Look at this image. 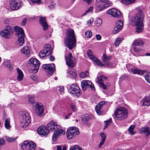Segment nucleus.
<instances>
[{
  "mask_svg": "<svg viewBox=\"0 0 150 150\" xmlns=\"http://www.w3.org/2000/svg\"><path fill=\"white\" fill-rule=\"evenodd\" d=\"M144 15L141 9H137V12L134 14L133 17L129 21V23L131 25L137 27L136 32L139 33L144 29V24L143 21L144 18Z\"/></svg>",
  "mask_w": 150,
  "mask_h": 150,
  "instance_id": "nucleus-1",
  "label": "nucleus"
},
{
  "mask_svg": "<svg viewBox=\"0 0 150 150\" xmlns=\"http://www.w3.org/2000/svg\"><path fill=\"white\" fill-rule=\"evenodd\" d=\"M65 46L69 50L75 46L76 39L73 30L69 28L66 31V37L64 38Z\"/></svg>",
  "mask_w": 150,
  "mask_h": 150,
  "instance_id": "nucleus-2",
  "label": "nucleus"
},
{
  "mask_svg": "<svg viewBox=\"0 0 150 150\" xmlns=\"http://www.w3.org/2000/svg\"><path fill=\"white\" fill-rule=\"evenodd\" d=\"M128 112L127 110L125 108H117L114 111V118L117 120H123L127 117Z\"/></svg>",
  "mask_w": 150,
  "mask_h": 150,
  "instance_id": "nucleus-3",
  "label": "nucleus"
},
{
  "mask_svg": "<svg viewBox=\"0 0 150 150\" xmlns=\"http://www.w3.org/2000/svg\"><path fill=\"white\" fill-rule=\"evenodd\" d=\"M14 30L16 32V35L18 36V39L20 45L22 46L24 42L25 34L22 28L17 26L14 27Z\"/></svg>",
  "mask_w": 150,
  "mask_h": 150,
  "instance_id": "nucleus-4",
  "label": "nucleus"
},
{
  "mask_svg": "<svg viewBox=\"0 0 150 150\" xmlns=\"http://www.w3.org/2000/svg\"><path fill=\"white\" fill-rule=\"evenodd\" d=\"M13 32V30L11 26L6 25L5 26L4 29L0 32V35L2 37L6 39H9L11 38Z\"/></svg>",
  "mask_w": 150,
  "mask_h": 150,
  "instance_id": "nucleus-5",
  "label": "nucleus"
},
{
  "mask_svg": "<svg viewBox=\"0 0 150 150\" xmlns=\"http://www.w3.org/2000/svg\"><path fill=\"white\" fill-rule=\"evenodd\" d=\"M29 62L32 67L31 71L34 73L37 72L40 65L39 61L36 58H31L29 60Z\"/></svg>",
  "mask_w": 150,
  "mask_h": 150,
  "instance_id": "nucleus-6",
  "label": "nucleus"
},
{
  "mask_svg": "<svg viewBox=\"0 0 150 150\" xmlns=\"http://www.w3.org/2000/svg\"><path fill=\"white\" fill-rule=\"evenodd\" d=\"M69 93L74 96H79L81 94V91L79 87L74 84H71L69 86Z\"/></svg>",
  "mask_w": 150,
  "mask_h": 150,
  "instance_id": "nucleus-7",
  "label": "nucleus"
},
{
  "mask_svg": "<svg viewBox=\"0 0 150 150\" xmlns=\"http://www.w3.org/2000/svg\"><path fill=\"white\" fill-rule=\"evenodd\" d=\"M79 132L77 128L75 127H71L68 129L66 132L67 138L70 139L79 134Z\"/></svg>",
  "mask_w": 150,
  "mask_h": 150,
  "instance_id": "nucleus-8",
  "label": "nucleus"
},
{
  "mask_svg": "<svg viewBox=\"0 0 150 150\" xmlns=\"http://www.w3.org/2000/svg\"><path fill=\"white\" fill-rule=\"evenodd\" d=\"M65 58L67 64L70 68H73L75 65L76 60L71 53L65 55Z\"/></svg>",
  "mask_w": 150,
  "mask_h": 150,
  "instance_id": "nucleus-9",
  "label": "nucleus"
},
{
  "mask_svg": "<svg viewBox=\"0 0 150 150\" xmlns=\"http://www.w3.org/2000/svg\"><path fill=\"white\" fill-rule=\"evenodd\" d=\"M21 117V122L23 123L25 126L29 125L30 122V117L29 113L26 112H22Z\"/></svg>",
  "mask_w": 150,
  "mask_h": 150,
  "instance_id": "nucleus-10",
  "label": "nucleus"
},
{
  "mask_svg": "<svg viewBox=\"0 0 150 150\" xmlns=\"http://www.w3.org/2000/svg\"><path fill=\"white\" fill-rule=\"evenodd\" d=\"M33 108L34 112L38 116H41L44 112V108L40 103H36Z\"/></svg>",
  "mask_w": 150,
  "mask_h": 150,
  "instance_id": "nucleus-11",
  "label": "nucleus"
},
{
  "mask_svg": "<svg viewBox=\"0 0 150 150\" xmlns=\"http://www.w3.org/2000/svg\"><path fill=\"white\" fill-rule=\"evenodd\" d=\"M107 78L104 76H101L98 77L97 82L99 84L100 87L105 90L108 89L110 85L109 83L105 85L104 82L107 80Z\"/></svg>",
  "mask_w": 150,
  "mask_h": 150,
  "instance_id": "nucleus-12",
  "label": "nucleus"
},
{
  "mask_svg": "<svg viewBox=\"0 0 150 150\" xmlns=\"http://www.w3.org/2000/svg\"><path fill=\"white\" fill-rule=\"evenodd\" d=\"M9 2L10 8L12 10H18L21 5L19 0H10Z\"/></svg>",
  "mask_w": 150,
  "mask_h": 150,
  "instance_id": "nucleus-13",
  "label": "nucleus"
},
{
  "mask_svg": "<svg viewBox=\"0 0 150 150\" xmlns=\"http://www.w3.org/2000/svg\"><path fill=\"white\" fill-rule=\"evenodd\" d=\"M22 148L23 149H26L28 150H35L36 148L35 144L33 142H28L25 141L22 144Z\"/></svg>",
  "mask_w": 150,
  "mask_h": 150,
  "instance_id": "nucleus-14",
  "label": "nucleus"
},
{
  "mask_svg": "<svg viewBox=\"0 0 150 150\" xmlns=\"http://www.w3.org/2000/svg\"><path fill=\"white\" fill-rule=\"evenodd\" d=\"M81 85L83 91L86 90V88H91L93 90L95 89L94 85L92 84L91 81L89 80L83 81L81 83Z\"/></svg>",
  "mask_w": 150,
  "mask_h": 150,
  "instance_id": "nucleus-15",
  "label": "nucleus"
},
{
  "mask_svg": "<svg viewBox=\"0 0 150 150\" xmlns=\"http://www.w3.org/2000/svg\"><path fill=\"white\" fill-rule=\"evenodd\" d=\"M112 57L110 56H108L105 54L103 55V62L104 65L107 66L108 67L111 68H113L114 66L113 65L112 63L110 62V61Z\"/></svg>",
  "mask_w": 150,
  "mask_h": 150,
  "instance_id": "nucleus-16",
  "label": "nucleus"
},
{
  "mask_svg": "<svg viewBox=\"0 0 150 150\" xmlns=\"http://www.w3.org/2000/svg\"><path fill=\"white\" fill-rule=\"evenodd\" d=\"M42 67L45 71L49 75L53 74L54 70L55 69V67L54 64H44L43 65Z\"/></svg>",
  "mask_w": 150,
  "mask_h": 150,
  "instance_id": "nucleus-17",
  "label": "nucleus"
},
{
  "mask_svg": "<svg viewBox=\"0 0 150 150\" xmlns=\"http://www.w3.org/2000/svg\"><path fill=\"white\" fill-rule=\"evenodd\" d=\"M87 54L88 57L92 60L93 62H96L98 65L99 66L104 65L100 60L98 59L94 55H93L90 50H88Z\"/></svg>",
  "mask_w": 150,
  "mask_h": 150,
  "instance_id": "nucleus-18",
  "label": "nucleus"
},
{
  "mask_svg": "<svg viewBox=\"0 0 150 150\" xmlns=\"http://www.w3.org/2000/svg\"><path fill=\"white\" fill-rule=\"evenodd\" d=\"M47 127L49 129L53 131L61 129L60 126L54 121H51L49 123L47 124Z\"/></svg>",
  "mask_w": 150,
  "mask_h": 150,
  "instance_id": "nucleus-19",
  "label": "nucleus"
},
{
  "mask_svg": "<svg viewBox=\"0 0 150 150\" xmlns=\"http://www.w3.org/2000/svg\"><path fill=\"white\" fill-rule=\"evenodd\" d=\"M107 13L114 17H120L121 16L120 12L117 10L112 8L109 10L107 12Z\"/></svg>",
  "mask_w": 150,
  "mask_h": 150,
  "instance_id": "nucleus-20",
  "label": "nucleus"
},
{
  "mask_svg": "<svg viewBox=\"0 0 150 150\" xmlns=\"http://www.w3.org/2000/svg\"><path fill=\"white\" fill-rule=\"evenodd\" d=\"M37 132L40 135H46L48 134V130L45 126L42 125L38 128Z\"/></svg>",
  "mask_w": 150,
  "mask_h": 150,
  "instance_id": "nucleus-21",
  "label": "nucleus"
},
{
  "mask_svg": "<svg viewBox=\"0 0 150 150\" xmlns=\"http://www.w3.org/2000/svg\"><path fill=\"white\" fill-rule=\"evenodd\" d=\"M109 7V4H101L98 3L96 5V8L95 12L98 13L102 11Z\"/></svg>",
  "mask_w": 150,
  "mask_h": 150,
  "instance_id": "nucleus-22",
  "label": "nucleus"
},
{
  "mask_svg": "<svg viewBox=\"0 0 150 150\" xmlns=\"http://www.w3.org/2000/svg\"><path fill=\"white\" fill-rule=\"evenodd\" d=\"M105 103V101H101L97 105L96 108V111L98 115H100L102 114V112L100 111L102 106Z\"/></svg>",
  "mask_w": 150,
  "mask_h": 150,
  "instance_id": "nucleus-23",
  "label": "nucleus"
},
{
  "mask_svg": "<svg viewBox=\"0 0 150 150\" xmlns=\"http://www.w3.org/2000/svg\"><path fill=\"white\" fill-rule=\"evenodd\" d=\"M40 23L43 27L44 30H45L48 28V25L46 22L45 18L41 17L40 18Z\"/></svg>",
  "mask_w": 150,
  "mask_h": 150,
  "instance_id": "nucleus-24",
  "label": "nucleus"
},
{
  "mask_svg": "<svg viewBox=\"0 0 150 150\" xmlns=\"http://www.w3.org/2000/svg\"><path fill=\"white\" fill-rule=\"evenodd\" d=\"M65 133V132L62 129L55 131L52 136V139L54 141H55L59 135L64 134Z\"/></svg>",
  "mask_w": 150,
  "mask_h": 150,
  "instance_id": "nucleus-25",
  "label": "nucleus"
},
{
  "mask_svg": "<svg viewBox=\"0 0 150 150\" xmlns=\"http://www.w3.org/2000/svg\"><path fill=\"white\" fill-rule=\"evenodd\" d=\"M142 105L144 106H149L150 105V95L146 96L141 101Z\"/></svg>",
  "mask_w": 150,
  "mask_h": 150,
  "instance_id": "nucleus-26",
  "label": "nucleus"
},
{
  "mask_svg": "<svg viewBox=\"0 0 150 150\" xmlns=\"http://www.w3.org/2000/svg\"><path fill=\"white\" fill-rule=\"evenodd\" d=\"M44 52H46L47 55H49L52 52V49L50 45L49 44H47L45 45L43 50Z\"/></svg>",
  "mask_w": 150,
  "mask_h": 150,
  "instance_id": "nucleus-27",
  "label": "nucleus"
},
{
  "mask_svg": "<svg viewBox=\"0 0 150 150\" xmlns=\"http://www.w3.org/2000/svg\"><path fill=\"white\" fill-rule=\"evenodd\" d=\"M140 131L141 133H145L146 136H148L150 134L149 128L148 126L142 127Z\"/></svg>",
  "mask_w": 150,
  "mask_h": 150,
  "instance_id": "nucleus-28",
  "label": "nucleus"
},
{
  "mask_svg": "<svg viewBox=\"0 0 150 150\" xmlns=\"http://www.w3.org/2000/svg\"><path fill=\"white\" fill-rule=\"evenodd\" d=\"M21 51L22 53L26 55H28L30 53V49L28 46H25L22 48L21 49Z\"/></svg>",
  "mask_w": 150,
  "mask_h": 150,
  "instance_id": "nucleus-29",
  "label": "nucleus"
},
{
  "mask_svg": "<svg viewBox=\"0 0 150 150\" xmlns=\"http://www.w3.org/2000/svg\"><path fill=\"white\" fill-rule=\"evenodd\" d=\"M131 71L134 74H137L139 75H142L145 72V71L137 69H132Z\"/></svg>",
  "mask_w": 150,
  "mask_h": 150,
  "instance_id": "nucleus-30",
  "label": "nucleus"
},
{
  "mask_svg": "<svg viewBox=\"0 0 150 150\" xmlns=\"http://www.w3.org/2000/svg\"><path fill=\"white\" fill-rule=\"evenodd\" d=\"M17 70L18 73V75L17 76V79L18 81H21L23 79V74L22 71L18 68Z\"/></svg>",
  "mask_w": 150,
  "mask_h": 150,
  "instance_id": "nucleus-31",
  "label": "nucleus"
},
{
  "mask_svg": "<svg viewBox=\"0 0 150 150\" xmlns=\"http://www.w3.org/2000/svg\"><path fill=\"white\" fill-rule=\"evenodd\" d=\"M143 44V43L141 40L140 39H138L134 41L133 44V45L135 46L142 45Z\"/></svg>",
  "mask_w": 150,
  "mask_h": 150,
  "instance_id": "nucleus-32",
  "label": "nucleus"
},
{
  "mask_svg": "<svg viewBox=\"0 0 150 150\" xmlns=\"http://www.w3.org/2000/svg\"><path fill=\"white\" fill-rule=\"evenodd\" d=\"M135 0H120V2L125 5H128L135 2Z\"/></svg>",
  "mask_w": 150,
  "mask_h": 150,
  "instance_id": "nucleus-33",
  "label": "nucleus"
},
{
  "mask_svg": "<svg viewBox=\"0 0 150 150\" xmlns=\"http://www.w3.org/2000/svg\"><path fill=\"white\" fill-rule=\"evenodd\" d=\"M97 2L102 4H109V7L112 4V3L108 0H97Z\"/></svg>",
  "mask_w": 150,
  "mask_h": 150,
  "instance_id": "nucleus-34",
  "label": "nucleus"
},
{
  "mask_svg": "<svg viewBox=\"0 0 150 150\" xmlns=\"http://www.w3.org/2000/svg\"><path fill=\"white\" fill-rule=\"evenodd\" d=\"M89 75V73L87 71L85 72L81 73L80 75V76L81 78H85L88 77Z\"/></svg>",
  "mask_w": 150,
  "mask_h": 150,
  "instance_id": "nucleus-35",
  "label": "nucleus"
},
{
  "mask_svg": "<svg viewBox=\"0 0 150 150\" xmlns=\"http://www.w3.org/2000/svg\"><path fill=\"white\" fill-rule=\"evenodd\" d=\"M42 0H30L29 1V2L30 4L33 5L35 4H41Z\"/></svg>",
  "mask_w": 150,
  "mask_h": 150,
  "instance_id": "nucleus-36",
  "label": "nucleus"
},
{
  "mask_svg": "<svg viewBox=\"0 0 150 150\" xmlns=\"http://www.w3.org/2000/svg\"><path fill=\"white\" fill-rule=\"evenodd\" d=\"M122 27L119 26H118L115 25L114 28V30L112 31L113 33L114 34H116L118 32L121 30Z\"/></svg>",
  "mask_w": 150,
  "mask_h": 150,
  "instance_id": "nucleus-37",
  "label": "nucleus"
},
{
  "mask_svg": "<svg viewBox=\"0 0 150 150\" xmlns=\"http://www.w3.org/2000/svg\"><path fill=\"white\" fill-rule=\"evenodd\" d=\"M5 126L6 128L9 129L11 128L10 121L9 119H7L5 120Z\"/></svg>",
  "mask_w": 150,
  "mask_h": 150,
  "instance_id": "nucleus-38",
  "label": "nucleus"
},
{
  "mask_svg": "<svg viewBox=\"0 0 150 150\" xmlns=\"http://www.w3.org/2000/svg\"><path fill=\"white\" fill-rule=\"evenodd\" d=\"M90 119V118L89 117L86 115L83 118H82V120L84 124H88V121Z\"/></svg>",
  "mask_w": 150,
  "mask_h": 150,
  "instance_id": "nucleus-39",
  "label": "nucleus"
},
{
  "mask_svg": "<svg viewBox=\"0 0 150 150\" xmlns=\"http://www.w3.org/2000/svg\"><path fill=\"white\" fill-rule=\"evenodd\" d=\"M47 54L46 52H44L42 50L39 53V56L40 58L44 59L45 58L46 56H47Z\"/></svg>",
  "mask_w": 150,
  "mask_h": 150,
  "instance_id": "nucleus-40",
  "label": "nucleus"
},
{
  "mask_svg": "<svg viewBox=\"0 0 150 150\" xmlns=\"http://www.w3.org/2000/svg\"><path fill=\"white\" fill-rule=\"evenodd\" d=\"M135 127V126L134 125H131L128 128V131L131 135H134L135 133V132H133V130Z\"/></svg>",
  "mask_w": 150,
  "mask_h": 150,
  "instance_id": "nucleus-41",
  "label": "nucleus"
},
{
  "mask_svg": "<svg viewBox=\"0 0 150 150\" xmlns=\"http://www.w3.org/2000/svg\"><path fill=\"white\" fill-rule=\"evenodd\" d=\"M122 41V38H118L115 41L114 44L116 47H117L119 46V44Z\"/></svg>",
  "mask_w": 150,
  "mask_h": 150,
  "instance_id": "nucleus-42",
  "label": "nucleus"
},
{
  "mask_svg": "<svg viewBox=\"0 0 150 150\" xmlns=\"http://www.w3.org/2000/svg\"><path fill=\"white\" fill-rule=\"evenodd\" d=\"M112 122V120L111 118L105 121L104 122L105 125H104V129H106L110 124Z\"/></svg>",
  "mask_w": 150,
  "mask_h": 150,
  "instance_id": "nucleus-43",
  "label": "nucleus"
},
{
  "mask_svg": "<svg viewBox=\"0 0 150 150\" xmlns=\"http://www.w3.org/2000/svg\"><path fill=\"white\" fill-rule=\"evenodd\" d=\"M28 98L29 103L30 104H33L34 103V97L32 96L29 95Z\"/></svg>",
  "mask_w": 150,
  "mask_h": 150,
  "instance_id": "nucleus-44",
  "label": "nucleus"
},
{
  "mask_svg": "<svg viewBox=\"0 0 150 150\" xmlns=\"http://www.w3.org/2000/svg\"><path fill=\"white\" fill-rule=\"evenodd\" d=\"M123 25V22L121 20H119L116 22L115 25L117 26L122 27Z\"/></svg>",
  "mask_w": 150,
  "mask_h": 150,
  "instance_id": "nucleus-45",
  "label": "nucleus"
},
{
  "mask_svg": "<svg viewBox=\"0 0 150 150\" xmlns=\"http://www.w3.org/2000/svg\"><path fill=\"white\" fill-rule=\"evenodd\" d=\"M92 35V32L90 30L86 31L85 33V35L87 38L91 37Z\"/></svg>",
  "mask_w": 150,
  "mask_h": 150,
  "instance_id": "nucleus-46",
  "label": "nucleus"
},
{
  "mask_svg": "<svg viewBox=\"0 0 150 150\" xmlns=\"http://www.w3.org/2000/svg\"><path fill=\"white\" fill-rule=\"evenodd\" d=\"M102 23V21L100 18H98L96 21V24L97 26H100Z\"/></svg>",
  "mask_w": 150,
  "mask_h": 150,
  "instance_id": "nucleus-47",
  "label": "nucleus"
},
{
  "mask_svg": "<svg viewBox=\"0 0 150 150\" xmlns=\"http://www.w3.org/2000/svg\"><path fill=\"white\" fill-rule=\"evenodd\" d=\"M70 150H82L81 148L78 145H75L70 148Z\"/></svg>",
  "mask_w": 150,
  "mask_h": 150,
  "instance_id": "nucleus-48",
  "label": "nucleus"
},
{
  "mask_svg": "<svg viewBox=\"0 0 150 150\" xmlns=\"http://www.w3.org/2000/svg\"><path fill=\"white\" fill-rule=\"evenodd\" d=\"M6 139L9 142H12L14 141L15 139L14 137H6Z\"/></svg>",
  "mask_w": 150,
  "mask_h": 150,
  "instance_id": "nucleus-49",
  "label": "nucleus"
},
{
  "mask_svg": "<svg viewBox=\"0 0 150 150\" xmlns=\"http://www.w3.org/2000/svg\"><path fill=\"white\" fill-rule=\"evenodd\" d=\"M70 73L71 75V77L75 78L76 77V73L75 71H71Z\"/></svg>",
  "mask_w": 150,
  "mask_h": 150,
  "instance_id": "nucleus-50",
  "label": "nucleus"
},
{
  "mask_svg": "<svg viewBox=\"0 0 150 150\" xmlns=\"http://www.w3.org/2000/svg\"><path fill=\"white\" fill-rule=\"evenodd\" d=\"M145 78L147 82L150 83V74L146 75Z\"/></svg>",
  "mask_w": 150,
  "mask_h": 150,
  "instance_id": "nucleus-51",
  "label": "nucleus"
},
{
  "mask_svg": "<svg viewBox=\"0 0 150 150\" xmlns=\"http://www.w3.org/2000/svg\"><path fill=\"white\" fill-rule=\"evenodd\" d=\"M55 6V4L53 2H52L48 6V7L49 9H53L54 8Z\"/></svg>",
  "mask_w": 150,
  "mask_h": 150,
  "instance_id": "nucleus-52",
  "label": "nucleus"
},
{
  "mask_svg": "<svg viewBox=\"0 0 150 150\" xmlns=\"http://www.w3.org/2000/svg\"><path fill=\"white\" fill-rule=\"evenodd\" d=\"M100 135L102 139L101 140L105 141L106 137L105 134L103 133H101L100 134Z\"/></svg>",
  "mask_w": 150,
  "mask_h": 150,
  "instance_id": "nucleus-53",
  "label": "nucleus"
},
{
  "mask_svg": "<svg viewBox=\"0 0 150 150\" xmlns=\"http://www.w3.org/2000/svg\"><path fill=\"white\" fill-rule=\"evenodd\" d=\"M93 22V18H91L88 21L87 24L88 25L90 26L92 24Z\"/></svg>",
  "mask_w": 150,
  "mask_h": 150,
  "instance_id": "nucleus-54",
  "label": "nucleus"
},
{
  "mask_svg": "<svg viewBox=\"0 0 150 150\" xmlns=\"http://www.w3.org/2000/svg\"><path fill=\"white\" fill-rule=\"evenodd\" d=\"M71 106L72 110L74 112H75L76 110V106L74 104H71Z\"/></svg>",
  "mask_w": 150,
  "mask_h": 150,
  "instance_id": "nucleus-55",
  "label": "nucleus"
},
{
  "mask_svg": "<svg viewBox=\"0 0 150 150\" xmlns=\"http://www.w3.org/2000/svg\"><path fill=\"white\" fill-rule=\"evenodd\" d=\"M30 78L34 81H36L37 79V77L35 74H33L30 76Z\"/></svg>",
  "mask_w": 150,
  "mask_h": 150,
  "instance_id": "nucleus-56",
  "label": "nucleus"
},
{
  "mask_svg": "<svg viewBox=\"0 0 150 150\" xmlns=\"http://www.w3.org/2000/svg\"><path fill=\"white\" fill-rule=\"evenodd\" d=\"M57 150H66V147L65 146H63V149H62V147L60 146H57Z\"/></svg>",
  "mask_w": 150,
  "mask_h": 150,
  "instance_id": "nucleus-57",
  "label": "nucleus"
},
{
  "mask_svg": "<svg viewBox=\"0 0 150 150\" xmlns=\"http://www.w3.org/2000/svg\"><path fill=\"white\" fill-rule=\"evenodd\" d=\"M59 91L60 93L62 94L64 92V88L63 86L59 87Z\"/></svg>",
  "mask_w": 150,
  "mask_h": 150,
  "instance_id": "nucleus-58",
  "label": "nucleus"
},
{
  "mask_svg": "<svg viewBox=\"0 0 150 150\" xmlns=\"http://www.w3.org/2000/svg\"><path fill=\"white\" fill-rule=\"evenodd\" d=\"M133 50L134 51L137 53L139 52L140 51V49L135 47H133Z\"/></svg>",
  "mask_w": 150,
  "mask_h": 150,
  "instance_id": "nucleus-59",
  "label": "nucleus"
},
{
  "mask_svg": "<svg viewBox=\"0 0 150 150\" xmlns=\"http://www.w3.org/2000/svg\"><path fill=\"white\" fill-rule=\"evenodd\" d=\"M5 143V140L2 138H0V146L1 145H3Z\"/></svg>",
  "mask_w": 150,
  "mask_h": 150,
  "instance_id": "nucleus-60",
  "label": "nucleus"
},
{
  "mask_svg": "<svg viewBox=\"0 0 150 150\" xmlns=\"http://www.w3.org/2000/svg\"><path fill=\"white\" fill-rule=\"evenodd\" d=\"M104 142V141L101 140V142H100L98 145L99 148H100L102 147V145H103Z\"/></svg>",
  "mask_w": 150,
  "mask_h": 150,
  "instance_id": "nucleus-61",
  "label": "nucleus"
},
{
  "mask_svg": "<svg viewBox=\"0 0 150 150\" xmlns=\"http://www.w3.org/2000/svg\"><path fill=\"white\" fill-rule=\"evenodd\" d=\"M27 20L26 18L24 19L22 22V25H25L26 23Z\"/></svg>",
  "mask_w": 150,
  "mask_h": 150,
  "instance_id": "nucleus-62",
  "label": "nucleus"
},
{
  "mask_svg": "<svg viewBox=\"0 0 150 150\" xmlns=\"http://www.w3.org/2000/svg\"><path fill=\"white\" fill-rule=\"evenodd\" d=\"M96 37L98 40H100L101 39V37L100 35H96Z\"/></svg>",
  "mask_w": 150,
  "mask_h": 150,
  "instance_id": "nucleus-63",
  "label": "nucleus"
},
{
  "mask_svg": "<svg viewBox=\"0 0 150 150\" xmlns=\"http://www.w3.org/2000/svg\"><path fill=\"white\" fill-rule=\"evenodd\" d=\"M7 67L10 70H11L12 69V67L10 64H7Z\"/></svg>",
  "mask_w": 150,
  "mask_h": 150,
  "instance_id": "nucleus-64",
  "label": "nucleus"
}]
</instances>
